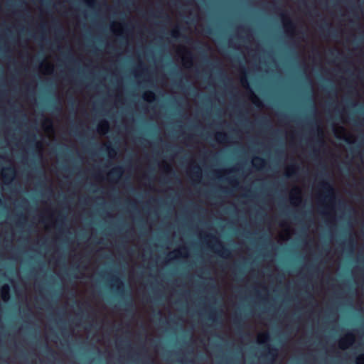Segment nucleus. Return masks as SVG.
Returning a JSON list of instances; mask_svg holds the SVG:
<instances>
[{"label":"nucleus","instance_id":"1","mask_svg":"<svg viewBox=\"0 0 364 364\" xmlns=\"http://www.w3.org/2000/svg\"><path fill=\"white\" fill-rule=\"evenodd\" d=\"M242 73H243V75L240 77V82H241L242 87L248 89L249 93H250V95L252 97V102L256 106L261 107L262 105V102H261L260 100L254 93V92L252 91V90L250 87L249 81H248V79H247V75H246V72H245L244 68H242Z\"/></svg>","mask_w":364,"mask_h":364},{"label":"nucleus","instance_id":"2","mask_svg":"<svg viewBox=\"0 0 364 364\" xmlns=\"http://www.w3.org/2000/svg\"><path fill=\"white\" fill-rule=\"evenodd\" d=\"M319 187L325 196V198L332 202L335 199L334 188L333 186L326 181H322L319 183Z\"/></svg>","mask_w":364,"mask_h":364},{"label":"nucleus","instance_id":"3","mask_svg":"<svg viewBox=\"0 0 364 364\" xmlns=\"http://www.w3.org/2000/svg\"><path fill=\"white\" fill-rule=\"evenodd\" d=\"M281 17L284 24V28L287 33L293 34L296 28L294 22L289 18L287 12L282 13Z\"/></svg>","mask_w":364,"mask_h":364},{"label":"nucleus","instance_id":"4","mask_svg":"<svg viewBox=\"0 0 364 364\" xmlns=\"http://www.w3.org/2000/svg\"><path fill=\"white\" fill-rule=\"evenodd\" d=\"M207 237L213 240L217 244V245L220 248V250H218V252L220 256L223 257H228L230 256V250L226 248L215 235H208Z\"/></svg>","mask_w":364,"mask_h":364},{"label":"nucleus","instance_id":"5","mask_svg":"<svg viewBox=\"0 0 364 364\" xmlns=\"http://www.w3.org/2000/svg\"><path fill=\"white\" fill-rule=\"evenodd\" d=\"M355 341V336L352 333H348L339 341V347L341 349H346L353 344Z\"/></svg>","mask_w":364,"mask_h":364},{"label":"nucleus","instance_id":"6","mask_svg":"<svg viewBox=\"0 0 364 364\" xmlns=\"http://www.w3.org/2000/svg\"><path fill=\"white\" fill-rule=\"evenodd\" d=\"M267 350V353L264 355V356L268 360L269 362H274L277 356V348L274 346L268 345Z\"/></svg>","mask_w":364,"mask_h":364},{"label":"nucleus","instance_id":"7","mask_svg":"<svg viewBox=\"0 0 364 364\" xmlns=\"http://www.w3.org/2000/svg\"><path fill=\"white\" fill-rule=\"evenodd\" d=\"M112 282L114 289L119 294H122L124 291V286L122 280L117 276H113Z\"/></svg>","mask_w":364,"mask_h":364},{"label":"nucleus","instance_id":"8","mask_svg":"<svg viewBox=\"0 0 364 364\" xmlns=\"http://www.w3.org/2000/svg\"><path fill=\"white\" fill-rule=\"evenodd\" d=\"M123 173V168L122 166H116L113 168L109 173L110 178H119L121 177Z\"/></svg>","mask_w":364,"mask_h":364},{"label":"nucleus","instance_id":"9","mask_svg":"<svg viewBox=\"0 0 364 364\" xmlns=\"http://www.w3.org/2000/svg\"><path fill=\"white\" fill-rule=\"evenodd\" d=\"M6 170L8 172L4 173L2 174L3 178L4 179L5 182H10L13 180L14 174H15V170L12 167H8L6 168Z\"/></svg>","mask_w":364,"mask_h":364},{"label":"nucleus","instance_id":"10","mask_svg":"<svg viewBox=\"0 0 364 364\" xmlns=\"http://www.w3.org/2000/svg\"><path fill=\"white\" fill-rule=\"evenodd\" d=\"M171 35L175 39H178L180 37H182L184 38L186 42H187L188 43L191 41V39L189 37L182 35L181 33L180 30L178 27L171 31Z\"/></svg>","mask_w":364,"mask_h":364},{"label":"nucleus","instance_id":"11","mask_svg":"<svg viewBox=\"0 0 364 364\" xmlns=\"http://www.w3.org/2000/svg\"><path fill=\"white\" fill-rule=\"evenodd\" d=\"M1 295L4 301H7L10 299V287L8 284H4L1 288Z\"/></svg>","mask_w":364,"mask_h":364},{"label":"nucleus","instance_id":"12","mask_svg":"<svg viewBox=\"0 0 364 364\" xmlns=\"http://www.w3.org/2000/svg\"><path fill=\"white\" fill-rule=\"evenodd\" d=\"M252 164L255 168L262 169L264 167L266 161L261 157L257 156L254 158Z\"/></svg>","mask_w":364,"mask_h":364},{"label":"nucleus","instance_id":"13","mask_svg":"<svg viewBox=\"0 0 364 364\" xmlns=\"http://www.w3.org/2000/svg\"><path fill=\"white\" fill-rule=\"evenodd\" d=\"M299 168V167L296 164H293V165L288 166L287 168V172L285 173V176L287 178L295 176L296 174V171Z\"/></svg>","mask_w":364,"mask_h":364},{"label":"nucleus","instance_id":"14","mask_svg":"<svg viewBox=\"0 0 364 364\" xmlns=\"http://www.w3.org/2000/svg\"><path fill=\"white\" fill-rule=\"evenodd\" d=\"M109 123L106 120L102 121L97 127V130L101 134H106L109 130Z\"/></svg>","mask_w":364,"mask_h":364},{"label":"nucleus","instance_id":"15","mask_svg":"<svg viewBox=\"0 0 364 364\" xmlns=\"http://www.w3.org/2000/svg\"><path fill=\"white\" fill-rule=\"evenodd\" d=\"M215 139L220 143H225L228 141V136L225 132H217L215 134Z\"/></svg>","mask_w":364,"mask_h":364},{"label":"nucleus","instance_id":"16","mask_svg":"<svg viewBox=\"0 0 364 364\" xmlns=\"http://www.w3.org/2000/svg\"><path fill=\"white\" fill-rule=\"evenodd\" d=\"M300 189L299 188H295L293 190V192L291 195V200L293 202H300L301 201V196H300Z\"/></svg>","mask_w":364,"mask_h":364},{"label":"nucleus","instance_id":"17","mask_svg":"<svg viewBox=\"0 0 364 364\" xmlns=\"http://www.w3.org/2000/svg\"><path fill=\"white\" fill-rule=\"evenodd\" d=\"M143 98L144 100H146L149 102H151L156 100V99L155 93L152 91L146 92L143 95Z\"/></svg>","mask_w":364,"mask_h":364},{"label":"nucleus","instance_id":"18","mask_svg":"<svg viewBox=\"0 0 364 364\" xmlns=\"http://www.w3.org/2000/svg\"><path fill=\"white\" fill-rule=\"evenodd\" d=\"M105 151L109 154V156L112 157L117 154V150L110 144H104Z\"/></svg>","mask_w":364,"mask_h":364},{"label":"nucleus","instance_id":"19","mask_svg":"<svg viewBox=\"0 0 364 364\" xmlns=\"http://www.w3.org/2000/svg\"><path fill=\"white\" fill-rule=\"evenodd\" d=\"M62 105L60 102L52 105L50 107L52 112L57 114H60L62 112Z\"/></svg>","mask_w":364,"mask_h":364},{"label":"nucleus","instance_id":"20","mask_svg":"<svg viewBox=\"0 0 364 364\" xmlns=\"http://www.w3.org/2000/svg\"><path fill=\"white\" fill-rule=\"evenodd\" d=\"M192 175L197 179L200 178L201 168L199 166H195L192 169Z\"/></svg>","mask_w":364,"mask_h":364},{"label":"nucleus","instance_id":"21","mask_svg":"<svg viewBox=\"0 0 364 364\" xmlns=\"http://www.w3.org/2000/svg\"><path fill=\"white\" fill-rule=\"evenodd\" d=\"M270 340L269 333H264L259 336V343L260 344H265Z\"/></svg>","mask_w":364,"mask_h":364},{"label":"nucleus","instance_id":"22","mask_svg":"<svg viewBox=\"0 0 364 364\" xmlns=\"http://www.w3.org/2000/svg\"><path fill=\"white\" fill-rule=\"evenodd\" d=\"M316 129H317V131H318V136H321V137H322L323 136V132H322V129L320 128V127L316 124ZM318 142L321 144H323V141L322 140V138L319 139L318 140Z\"/></svg>","mask_w":364,"mask_h":364},{"label":"nucleus","instance_id":"23","mask_svg":"<svg viewBox=\"0 0 364 364\" xmlns=\"http://www.w3.org/2000/svg\"><path fill=\"white\" fill-rule=\"evenodd\" d=\"M48 124V129H52L53 128V124L52 121L50 119H45L43 122V126H46Z\"/></svg>","mask_w":364,"mask_h":364},{"label":"nucleus","instance_id":"24","mask_svg":"<svg viewBox=\"0 0 364 364\" xmlns=\"http://www.w3.org/2000/svg\"><path fill=\"white\" fill-rule=\"evenodd\" d=\"M356 364H364V354H360L357 357Z\"/></svg>","mask_w":364,"mask_h":364},{"label":"nucleus","instance_id":"25","mask_svg":"<svg viewBox=\"0 0 364 364\" xmlns=\"http://www.w3.org/2000/svg\"><path fill=\"white\" fill-rule=\"evenodd\" d=\"M124 306L126 307L125 310L127 311H129V310H130L129 309H132V307H133V304L132 301H127V302L124 303Z\"/></svg>","mask_w":364,"mask_h":364},{"label":"nucleus","instance_id":"26","mask_svg":"<svg viewBox=\"0 0 364 364\" xmlns=\"http://www.w3.org/2000/svg\"><path fill=\"white\" fill-rule=\"evenodd\" d=\"M183 251H187V248L186 247H183L180 249V250H178L176 251L178 252V254L180 255V256H183V257H185L186 255L183 254Z\"/></svg>","mask_w":364,"mask_h":364},{"label":"nucleus","instance_id":"27","mask_svg":"<svg viewBox=\"0 0 364 364\" xmlns=\"http://www.w3.org/2000/svg\"><path fill=\"white\" fill-rule=\"evenodd\" d=\"M215 316H216V312L215 311H211L208 318L213 321H216Z\"/></svg>","mask_w":364,"mask_h":364},{"label":"nucleus","instance_id":"28","mask_svg":"<svg viewBox=\"0 0 364 364\" xmlns=\"http://www.w3.org/2000/svg\"><path fill=\"white\" fill-rule=\"evenodd\" d=\"M233 323L235 325V326H237V325H240V319L239 318L238 316H235L233 319Z\"/></svg>","mask_w":364,"mask_h":364},{"label":"nucleus","instance_id":"29","mask_svg":"<svg viewBox=\"0 0 364 364\" xmlns=\"http://www.w3.org/2000/svg\"><path fill=\"white\" fill-rule=\"evenodd\" d=\"M46 348H47V351L49 354H50L51 355H53L55 354V351L51 349L50 348H49L48 346H46Z\"/></svg>","mask_w":364,"mask_h":364},{"label":"nucleus","instance_id":"30","mask_svg":"<svg viewBox=\"0 0 364 364\" xmlns=\"http://www.w3.org/2000/svg\"><path fill=\"white\" fill-rule=\"evenodd\" d=\"M230 183L232 185L233 187H236L238 184L236 180H231Z\"/></svg>","mask_w":364,"mask_h":364},{"label":"nucleus","instance_id":"31","mask_svg":"<svg viewBox=\"0 0 364 364\" xmlns=\"http://www.w3.org/2000/svg\"><path fill=\"white\" fill-rule=\"evenodd\" d=\"M207 34H212V29L210 28H208L205 31Z\"/></svg>","mask_w":364,"mask_h":364},{"label":"nucleus","instance_id":"32","mask_svg":"<svg viewBox=\"0 0 364 364\" xmlns=\"http://www.w3.org/2000/svg\"><path fill=\"white\" fill-rule=\"evenodd\" d=\"M87 4H88L90 6H93V5H94V1H93V0H92V1H88V2H87Z\"/></svg>","mask_w":364,"mask_h":364},{"label":"nucleus","instance_id":"33","mask_svg":"<svg viewBox=\"0 0 364 364\" xmlns=\"http://www.w3.org/2000/svg\"><path fill=\"white\" fill-rule=\"evenodd\" d=\"M64 218H65L64 216H60V215H59V218H58V221H63V219H64Z\"/></svg>","mask_w":364,"mask_h":364},{"label":"nucleus","instance_id":"34","mask_svg":"<svg viewBox=\"0 0 364 364\" xmlns=\"http://www.w3.org/2000/svg\"><path fill=\"white\" fill-rule=\"evenodd\" d=\"M353 242H354V240L353 239H350L348 241L349 245H350L351 246L353 245Z\"/></svg>","mask_w":364,"mask_h":364},{"label":"nucleus","instance_id":"35","mask_svg":"<svg viewBox=\"0 0 364 364\" xmlns=\"http://www.w3.org/2000/svg\"><path fill=\"white\" fill-rule=\"evenodd\" d=\"M35 137H36V136H35V135H34V134H33V135H32V141H35Z\"/></svg>","mask_w":364,"mask_h":364},{"label":"nucleus","instance_id":"36","mask_svg":"<svg viewBox=\"0 0 364 364\" xmlns=\"http://www.w3.org/2000/svg\"><path fill=\"white\" fill-rule=\"evenodd\" d=\"M165 18H166V19H167V20H169V18H169V16H168V15H166Z\"/></svg>","mask_w":364,"mask_h":364},{"label":"nucleus","instance_id":"37","mask_svg":"<svg viewBox=\"0 0 364 364\" xmlns=\"http://www.w3.org/2000/svg\"><path fill=\"white\" fill-rule=\"evenodd\" d=\"M158 315L159 316H161V311H159L158 313H157Z\"/></svg>","mask_w":364,"mask_h":364},{"label":"nucleus","instance_id":"38","mask_svg":"<svg viewBox=\"0 0 364 364\" xmlns=\"http://www.w3.org/2000/svg\"><path fill=\"white\" fill-rule=\"evenodd\" d=\"M326 26L328 28L330 26V24L328 23H326Z\"/></svg>","mask_w":364,"mask_h":364},{"label":"nucleus","instance_id":"39","mask_svg":"<svg viewBox=\"0 0 364 364\" xmlns=\"http://www.w3.org/2000/svg\"><path fill=\"white\" fill-rule=\"evenodd\" d=\"M346 141L347 143H350V141H348V139H346Z\"/></svg>","mask_w":364,"mask_h":364}]
</instances>
